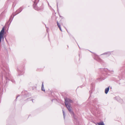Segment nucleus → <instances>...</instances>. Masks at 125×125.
Masks as SVG:
<instances>
[{"label":"nucleus","mask_w":125,"mask_h":125,"mask_svg":"<svg viewBox=\"0 0 125 125\" xmlns=\"http://www.w3.org/2000/svg\"><path fill=\"white\" fill-rule=\"evenodd\" d=\"M9 72L8 67H0V76H1L2 80L4 81V83H6L9 80L8 78L10 75Z\"/></svg>","instance_id":"obj_1"},{"label":"nucleus","mask_w":125,"mask_h":125,"mask_svg":"<svg viewBox=\"0 0 125 125\" xmlns=\"http://www.w3.org/2000/svg\"><path fill=\"white\" fill-rule=\"evenodd\" d=\"M73 101L69 98H66L65 99V103L66 106L71 114L72 116L73 117L74 119V121L75 124L76 123L77 125H79V122H77V117L74 115L73 111L71 109V106L70 104V103H73Z\"/></svg>","instance_id":"obj_2"},{"label":"nucleus","mask_w":125,"mask_h":125,"mask_svg":"<svg viewBox=\"0 0 125 125\" xmlns=\"http://www.w3.org/2000/svg\"><path fill=\"white\" fill-rule=\"evenodd\" d=\"M4 32V27H3L0 32V43L1 42L2 38L3 39V36Z\"/></svg>","instance_id":"obj_3"},{"label":"nucleus","mask_w":125,"mask_h":125,"mask_svg":"<svg viewBox=\"0 0 125 125\" xmlns=\"http://www.w3.org/2000/svg\"><path fill=\"white\" fill-rule=\"evenodd\" d=\"M39 1V0H35L34 2V3L33 5V7L35 10H39V9L38 8L36 5L37 3Z\"/></svg>","instance_id":"obj_4"},{"label":"nucleus","mask_w":125,"mask_h":125,"mask_svg":"<svg viewBox=\"0 0 125 125\" xmlns=\"http://www.w3.org/2000/svg\"><path fill=\"white\" fill-rule=\"evenodd\" d=\"M22 9L21 8H20L19 9H18V10H17L16 12V13L15 14H14V13H13L12 15H14V16L12 17V15H11V18L12 17V19L13 18L14 16L16 15V14H18L19 13H20V12L22 10Z\"/></svg>","instance_id":"obj_5"},{"label":"nucleus","mask_w":125,"mask_h":125,"mask_svg":"<svg viewBox=\"0 0 125 125\" xmlns=\"http://www.w3.org/2000/svg\"><path fill=\"white\" fill-rule=\"evenodd\" d=\"M109 87H108L106 88H105V93L106 94H107L108 92L109 91Z\"/></svg>","instance_id":"obj_6"},{"label":"nucleus","mask_w":125,"mask_h":125,"mask_svg":"<svg viewBox=\"0 0 125 125\" xmlns=\"http://www.w3.org/2000/svg\"><path fill=\"white\" fill-rule=\"evenodd\" d=\"M42 91H45V90L44 89V87L43 85V82H42Z\"/></svg>","instance_id":"obj_7"},{"label":"nucleus","mask_w":125,"mask_h":125,"mask_svg":"<svg viewBox=\"0 0 125 125\" xmlns=\"http://www.w3.org/2000/svg\"><path fill=\"white\" fill-rule=\"evenodd\" d=\"M97 124H98L99 125H104L103 122H100L99 123H97Z\"/></svg>","instance_id":"obj_8"},{"label":"nucleus","mask_w":125,"mask_h":125,"mask_svg":"<svg viewBox=\"0 0 125 125\" xmlns=\"http://www.w3.org/2000/svg\"><path fill=\"white\" fill-rule=\"evenodd\" d=\"M2 90H1L0 89V103L1 102V95H2Z\"/></svg>","instance_id":"obj_9"},{"label":"nucleus","mask_w":125,"mask_h":125,"mask_svg":"<svg viewBox=\"0 0 125 125\" xmlns=\"http://www.w3.org/2000/svg\"><path fill=\"white\" fill-rule=\"evenodd\" d=\"M111 54V52H105L103 54H108L109 55H110Z\"/></svg>","instance_id":"obj_10"},{"label":"nucleus","mask_w":125,"mask_h":125,"mask_svg":"<svg viewBox=\"0 0 125 125\" xmlns=\"http://www.w3.org/2000/svg\"><path fill=\"white\" fill-rule=\"evenodd\" d=\"M62 113H63V117H64V119L65 117V114L64 111H63V110H62Z\"/></svg>","instance_id":"obj_11"},{"label":"nucleus","mask_w":125,"mask_h":125,"mask_svg":"<svg viewBox=\"0 0 125 125\" xmlns=\"http://www.w3.org/2000/svg\"><path fill=\"white\" fill-rule=\"evenodd\" d=\"M109 72L110 73H113L114 72L112 70L111 71L109 70Z\"/></svg>","instance_id":"obj_12"},{"label":"nucleus","mask_w":125,"mask_h":125,"mask_svg":"<svg viewBox=\"0 0 125 125\" xmlns=\"http://www.w3.org/2000/svg\"><path fill=\"white\" fill-rule=\"evenodd\" d=\"M57 26H58L60 25L59 24V23L58 22V21H57Z\"/></svg>","instance_id":"obj_13"},{"label":"nucleus","mask_w":125,"mask_h":125,"mask_svg":"<svg viewBox=\"0 0 125 125\" xmlns=\"http://www.w3.org/2000/svg\"><path fill=\"white\" fill-rule=\"evenodd\" d=\"M11 81L13 82V83H14L15 82V81L14 80H11Z\"/></svg>","instance_id":"obj_14"},{"label":"nucleus","mask_w":125,"mask_h":125,"mask_svg":"<svg viewBox=\"0 0 125 125\" xmlns=\"http://www.w3.org/2000/svg\"><path fill=\"white\" fill-rule=\"evenodd\" d=\"M60 28H59V29H60V30L61 31H62V29H61V27H60Z\"/></svg>","instance_id":"obj_15"},{"label":"nucleus","mask_w":125,"mask_h":125,"mask_svg":"<svg viewBox=\"0 0 125 125\" xmlns=\"http://www.w3.org/2000/svg\"><path fill=\"white\" fill-rule=\"evenodd\" d=\"M19 95H18L17 96V97L16 98V99H17V98H18V97H19Z\"/></svg>","instance_id":"obj_16"},{"label":"nucleus","mask_w":125,"mask_h":125,"mask_svg":"<svg viewBox=\"0 0 125 125\" xmlns=\"http://www.w3.org/2000/svg\"><path fill=\"white\" fill-rule=\"evenodd\" d=\"M58 27L59 28H60V27H61V26H60V25L58 26Z\"/></svg>","instance_id":"obj_17"},{"label":"nucleus","mask_w":125,"mask_h":125,"mask_svg":"<svg viewBox=\"0 0 125 125\" xmlns=\"http://www.w3.org/2000/svg\"><path fill=\"white\" fill-rule=\"evenodd\" d=\"M10 20H11V19H10L9 21H10Z\"/></svg>","instance_id":"obj_18"},{"label":"nucleus","mask_w":125,"mask_h":125,"mask_svg":"<svg viewBox=\"0 0 125 125\" xmlns=\"http://www.w3.org/2000/svg\"><path fill=\"white\" fill-rule=\"evenodd\" d=\"M48 5L49 6V3H48Z\"/></svg>","instance_id":"obj_19"},{"label":"nucleus","mask_w":125,"mask_h":125,"mask_svg":"<svg viewBox=\"0 0 125 125\" xmlns=\"http://www.w3.org/2000/svg\"><path fill=\"white\" fill-rule=\"evenodd\" d=\"M57 7H58V4H57Z\"/></svg>","instance_id":"obj_20"},{"label":"nucleus","mask_w":125,"mask_h":125,"mask_svg":"<svg viewBox=\"0 0 125 125\" xmlns=\"http://www.w3.org/2000/svg\"><path fill=\"white\" fill-rule=\"evenodd\" d=\"M32 102H33V100L32 101Z\"/></svg>","instance_id":"obj_21"}]
</instances>
